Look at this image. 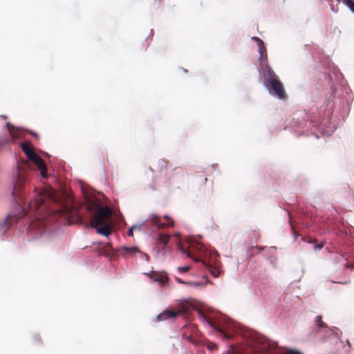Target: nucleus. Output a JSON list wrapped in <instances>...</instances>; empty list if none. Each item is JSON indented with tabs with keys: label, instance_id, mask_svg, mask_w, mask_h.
I'll return each mask as SVG.
<instances>
[{
	"label": "nucleus",
	"instance_id": "nucleus-1",
	"mask_svg": "<svg viewBox=\"0 0 354 354\" xmlns=\"http://www.w3.org/2000/svg\"><path fill=\"white\" fill-rule=\"evenodd\" d=\"M21 146L28 160L19 163L17 167V176L13 187L12 196L19 205L24 203L22 189L33 172L35 166L40 170L41 176L44 178H47L46 165L44 160L35 153L31 142L26 141L21 143Z\"/></svg>",
	"mask_w": 354,
	"mask_h": 354
},
{
	"label": "nucleus",
	"instance_id": "nucleus-2",
	"mask_svg": "<svg viewBox=\"0 0 354 354\" xmlns=\"http://www.w3.org/2000/svg\"><path fill=\"white\" fill-rule=\"evenodd\" d=\"M177 248L182 253L187 254L194 261H202L214 277L219 276L221 272L220 262L217 261L218 254L216 251L208 252L201 244H192L186 248L180 242L177 244Z\"/></svg>",
	"mask_w": 354,
	"mask_h": 354
},
{
	"label": "nucleus",
	"instance_id": "nucleus-3",
	"mask_svg": "<svg viewBox=\"0 0 354 354\" xmlns=\"http://www.w3.org/2000/svg\"><path fill=\"white\" fill-rule=\"evenodd\" d=\"M88 209L93 213L91 219V227L95 228L96 232L102 235L108 236L111 234L112 230L110 223L107 221L112 216V210L110 207H103L95 203H91Z\"/></svg>",
	"mask_w": 354,
	"mask_h": 354
},
{
	"label": "nucleus",
	"instance_id": "nucleus-4",
	"mask_svg": "<svg viewBox=\"0 0 354 354\" xmlns=\"http://www.w3.org/2000/svg\"><path fill=\"white\" fill-rule=\"evenodd\" d=\"M35 192L34 194L35 198L29 202L26 209H23L21 217L30 212H36L42 205H44L43 209H46L45 203L47 200L55 203L57 201L56 192L50 187H45L39 191L35 189Z\"/></svg>",
	"mask_w": 354,
	"mask_h": 354
},
{
	"label": "nucleus",
	"instance_id": "nucleus-5",
	"mask_svg": "<svg viewBox=\"0 0 354 354\" xmlns=\"http://www.w3.org/2000/svg\"><path fill=\"white\" fill-rule=\"evenodd\" d=\"M203 321L207 322L212 328L220 332L225 339H229L232 337L227 333L226 330L231 326V322L226 317H220L217 321L212 320L210 317L205 316L202 312L199 313Z\"/></svg>",
	"mask_w": 354,
	"mask_h": 354
},
{
	"label": "nucleus",
	"instance_id": "nucleus-6",
	"mask_svg": "<svg viewBox=\"0 0 354 354\" xmlns=\"http://www.w3.org/2000/svg\"><path fill=\"white\" fill-rule=\"evenodd\" d=\"M198 330L197 326L194 324H189L182 328V338L192 344H196V338L198 336Z\"/></svg>",
	"mask_w": 354,
	"mask_h": 354
},
{
	"label": "nucleus",
	"instance_id": "nucleus-7",
	"mask_svg": "<svg viewBox=\"0 0 354 354\" xmlns=\"http://www.w3.org/2000/svg\"><path fill=\"white\" fill-rule=\"evenodd\" d=\"M269 84L270 86V93L272 95H275L278 98L281 100H284L286 98V93L283 87V84L279 81H272Z\"/></svg>",
	"mask_w": 354,
	"mask_h": 354
},
{
	"label": "nucleus",
	"instance_id": "nucleus-8",
	"mask_svg": "<svg viewBox=\"0 0 354 354\" xmlns=\"http://www.w3.org/2000/svg\"><path fill=\"white\" fill-rule=\"evenodd\" d=\"M184 178V172L181 168L176 167L171 170L169 174L167 175L165 183L167 185L175 184L183 180Z\"/></svg>",
	"mask_w": 354,
	"mask_h": 354
},
{
	"label": "nucleus",
	"instance_id": "nucleus-9",
	"mask_svg": "<svg viewBox=\"0 0 354 354\" xmlns=\"http://www.w3.org/2000/svg\"><path fill=\"white\" fill-rule=\"evenodd\" d=\"M164 218L167 220V223H160L161 218L160 216L155 214H151L149 215L148 220L150 221V223L154 225L158 226L159 228L163 229L168 226H173L174 225V221L173 220L169 217L167 215H165L164 216Z\"/></svg>",
	"mask_w": 354,
	"mask_h": 354
},
{
	"label": "nucleus",
	"instance_id": "nucleus-10",
	"mask_svg": "<svg viewBox=\"0 0 354 354\" xmlns=\"http://www.w3.org/2000/svg\"><path fill=\"white\" fill-rule=\"evenodd\" d=\"M114 252L118 255L124 257H129L136 255L138 253H140L141 252L137 247H126L122 246L114 251Z\"/></svg>",
	"mask_w": 354,
	"mask_h": 354
},
{
	"label": "nucleus",
	"instance_id": "nucleus-11",
	"mask_svg": "<svg viewBox=\"0 0 354 354\" xmlns=\"http://www.w3.org/2000/svg\"><path fill=\"white\" fill-rule=\"evenodd\" d=\"M183 310H172L171 309H167L162 311L161 313L156 316L157 322L165 321L169 319H174L178 315L182 314Z\"/></svg>",
	"mask_w": 354,
	"mask_h": 354
},
{
	"label": "nucleus",
	"instance_id": "nucleus-12",
	"mask_svg": "<svg viewBox=\"0 0 354 354\" xmlns=\"http://www.w3.org/2000/svg\"><path fill=\"white\" fill-rule=\"evenodd\" d=\"M264 69L265 75L266 76L267 82L268 84L272 82V81L279 80L278 76L275 74L273 70L269 66L268 63H266L264 65H262Z\"/></svg>",
	"mask_w": 354,
	"mask_h": 354
},
{
	"label": "nucleus",
	"instance_id": "nucleus-13",
	"mask_svg": "<svg viewBox=\"0 0 354 354\" xmlns=\"http://www.w3.org/2000/svg\"><path fill=\"white\" fill-rule=\"evenodd\" d=\"M6 127L9 131L10 136L12 138L13 141L17 140L21 136V129L15 127L10 122L6 123Z\"/></svg>",
	"mask_w": 354,
	"mask_h": 354
},
{
	"label": "nucleus",
	"instance_id": "nucleus-14",
	"mask_svg": "<svg viewBox=\"0 0 354 354\" xmlns=\"http://www.w3.org/2000/svg\"><path fill=\"white\" fill-rule=\"evenodd\" d=\"M258 46L259 48V61L261 65H264L266 63H268L267 60V50L264 46V43L260 44Z\"/></svg>",
	"mask_w": 354,
	"mask_h": 354
},
{
	"label": "nucleus",
	"instance_id": "nucleus-15",
	"mask_svg": "<svg viewBox=\"0 0 354 354\" xmlns=\"http://www.w3.org/2000/svg\"><path fill=\"white\" fill-rule=\"evenodd\" d=\"M148 277L151 279H153L155 281H158L160 283L165 282L166 279V277L161 272L152 271L150 273L147 274Z\"/></svg>",
	"mask_w": 354,
	"mask_h": 354
},
{
	"label": "nucleus",
	"instance_id": "nucleus-16",
	"mask_svg": "<svg viewBox=\"0 0 354 354\" xmlns=\"http://www.w3.org/2000/svg\"><path fill=\"white\" fill-rule=\"evenodd\" d=\"M57 212L60 216H64L69 218H71L73 214L71 209L67 206L62 207L57 210Z\"/></svg>",
	"mask_w": 354,
	"mask_h": 354
},
{
	"label": "nucleus",
	"instance_id": "nucleus-17",
	"mask_svg": "<svg viewBox=\"0 0 354 354\" xmlns=\"http://www.w3.org/2000/svg\"><path fill=\"white\" fill-rule=\"evenodd\" d=\"M168 163L163 159L158 160L156 163V168L158 171L161 172L167 169Z\"/></svg>",
	"mask_w": 354,
	"mask_h": 354
},
{
	"label": "nucleus",
	"instance_id": "nucleus-18",
	"mask_svg": "<svg viewBox=\"0 0 354 354\" xmlns=\"http://www.w3.org/2000/svg\"><path fill=\"white\" fill-rule=\"evenodd\" d=\"M315 324L317 326V330H321L322 328H327V324L322 320L321 315H317L315 318Z\"/></svg>",
	"mask_w": 354,
	"mask_h": 354
},
{
	"label": "nucleus",
	"instance_id": "nucleus-19",
	"mask_svg": "<svg viewBox=\"0 0 354 354\" xmlns=\"http://www.w3.org/2000/svg\"><path fill=\"white\" fill-rule=\"evenodd\" d=\"M15 218V216H12V215L7 216V217L6 218L3 223L1 225V228H5V229L1 230V231H2L3 233H4L6 231V230H7L6 226L10 225L12 219Z\"/></svg>",
	"mask_w": 354,
	"mask_h": 354
},
{
	"label": "nucleus",
	"instance_id": "nucleus-20",
	"mask_svg": "<svg viewBox=\"0 0 354 354\" xmlns=\"http://www.w3.org/2000/svg\"><path fill=\"white\" fill-rule=\"evenodd\" d=\"M169 239H170L169 234L160 233L158 235V241L160 243L163 244L164 245H166L167 244L168 241H169Z\"/></svg>",
	"mask_w": 354,
	"mask_h": 354
},
{
	"label": "nucleus",
	"instance_id": "nucleus-21",
	"mask_svg": "<svg viewBox=\"0 0 354 354\" xmlns=\"http://www.w3.org/2000/svg\"><path fill=\"white\" fill-rule=\"evenodd\" d=\"M41 217H39L37 218L36 221H32L29 225V227L32 228V227H35L37 225H41L43 224V222L41 221Z\"/></svg>",
	"mask_w": 354,
	"mask_h": 354
},
{
	"label": "nucleus",
	"instance_id": "nucleus-22",
	"mask_svg": "<svg viewBox=\"0 0 354 354\" xmlns=\"http://www.w3.org/2000/svg\"><path fill=\"white\" fill-rule=\"evenodd\" d=\"M74 218L73 220L75 221V222H82V216L80 215V214L78 212H75L74 213Z\"/></svg>",
	"mask_w": 354,
	"mask_h": 354
},
{
	"label": "nucleus",
	"instance_id": "nucleus-23",
	"mask_svg": "<svg viewBox=\"0 0 354 354\" xmlns=\"http://www.w3.org/2000/svg\"><path fill=\"white\" fill-rule=\"evenodd\" d=\"M137 227L136 225H133L131 226L129 230L127 231V234L129 236H133V230L136 229Z\"/></svg>",
	"mask_w": 354,
	"mask_h": 354
},
{
	"label": "nucleus",
	"instance_id": "nucleus-24",
	"mask_svg": "<svg viewBox=\"0 0 354 354\" xmlns=\"http://www.w3.org/2000/svg\"><path fill=\"white\" fill-rule=\"evenodd\" d=\"M10 143V140L8 138H2L0 140V145H4Z\"/></svg>",
	"mask_w": 354,
	"mask_h": 354
},
{
	"label": "nucleus",
	"instance_id": "nucleus-25",
	"mask_svg": "<svg viewBox=\"0 0 354 354\" xmlns=\"http://www.w3.org/2000/svg\"><path fill=\"white\" fill-rule=\"evenodd\" d=\"M252 40L257 42V45L262 44L263 42L259 37H252Z\"/></svg>",
	"mask_w": 354,
	"mask_h": 354
},
{
	"label": "nucleus",
	"instance_id": "nucleus-26",
	"mask_svg": "<svg viewBox=\"0 0 354 354\" xmlns=\"http://www.w3.org/2000/svg\"><path fill=\"white\" fill-rule=\"evenodd\" d=\"M178 270L180 272H186L189 270V266L180 267L178 268Z\"/></svg>",
	"mask_w": 354,
	"mask_h": 354
},
{
	"label": "nucleus",
	"instance_id": "nucleus-27",
	"mask_svg": "<svg viewBox=\"0 0 354 354\" xmlns=\"http://www.w3.org/2000/svg\"><path fill=\"white\" fill-rule=\"evenodd\" d=\"M33 339H34L35 342H36L39 343L41 342V337L39 335H34Z\"/></svg>",
	"mask_w": 354,
	"mask_h": 354
},
{
	"label": "nucleus",
	"instance_id": "nucleus-28",
	"mask_svg": "<svg viewBox=\"0 0 354 354\" xmlns=\"http://www.w3.org/2000/svg\"><path fill=\"white\" fill-rule=\"evenodd\" d=\"M324 247V245L323 243H319V244H317L315 246V250H321L322 248Z\"/></svg>",
	"mask_w": 354,
	"mask_h": 354
},
{
	"label": "nucleus",
	"instance_id": "nucleus-29",
	"mask_svg": "<svg viewBox=\"0 0 354 354\" xmlns=\"http://www.w3.org/2000/svg\"><path fill=\"white\" fill-rule=\"evenodd\" d=\"M143 255H144V256H145V257L146 258V260H147V261H148V260H149V256H148L147 254H145V253H143Z\"/></svg>",
	"mask_w": 354,
	"mask_h": 354
},
{
	"label": "nucleus",
	"instance_id": "nucleus-30",
	"mask_svg": "<svg viewBox=\"0 0 354 354\" xmlns=\"http://www.w3.org/2000/svg\"><path fill=\"white\" fill-rule=\"evenodd\" d=\"M207 180V178L206 177L204 178V183H206V181Z\"/></svg>",
	"mask_w": 354,
	"mask_h": 354
},
{
	"label": "nucleus",
	"instance_id": "nucleus-31",
	"mask_svg": "<svg viewBox=\"0 0 354 354\" xmlns=\"http://www.w3.org/2000/svg\"><path fill=\"white\" fill-rule=\"evenodd\" d=\"M1 117H2L3 119H6V118H7V117H6V116H5V115H1Z\"/></svg>",
	"mask_w": 354,
	"mask_h": 354
}]
</instances>
